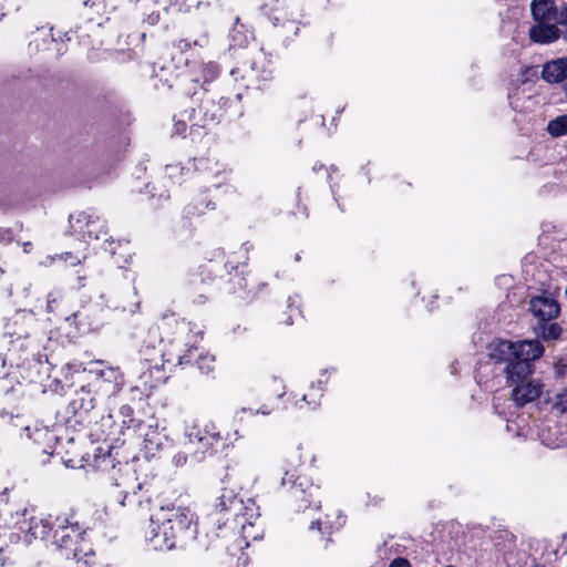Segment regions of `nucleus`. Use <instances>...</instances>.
<instances>
[{
    "label": "nucleus",
    "mask_w": 567,
    "mask_h": 567,
    "mask_svg": "<svg viewBox=\"0 0 567 567\" xmlns=\"http://www.w3.org/2000/svg\"><path fill=\"white\" fill-rule=\"evenodd\" d=\"M488 358L503 365L502 372L506 383L513 386L511 399L522 408L537 400L544 388L539 379H534V362L544 354V347L538 340L511 341L497 339L489 343Z\"/></svg>",
    "instance_id": "nucleus-1"
},
{
    "label": "nucleus",
    "mask_w": 567,
    "mask_h": 567,
    "mask_svg": "<svg viewBox=\"0 0 567 567\" xmlns=\"http://www.w3.org/2000/svg\"><path fill=\"white\" fill-rule=\"evenodd\" d=\"M196 535V516L189 508L163 506L151 516L146 539L155 550H171Z\"/></svg>",
    "instance_id": "nucleus-2"
},
{
    "label": "nucleus",
    "mask_w": 567,
    "mask_h": 567,
    "mask_svg": "<svg viewBox=\"0 0 567 567\" xmlns=\"http://www.w3.org/2000/svg\"><path fill=\"white\" fill-rule=\"evenodd\" d=\"M220 441L221 436L213 423L185 425L181 451L174 455L173 461L179 466L188 460L200 462Z\"/></svg>",
    "instance_id": "nucleus-3"
},
{
    "label": "nucleus",
    "mask_w": 567,
    "mask_h": 567,
    "mask_svg": "<svg viewBox=\"0 0 567 567\" xmlns=\"http://www.w3.org/2000/svg\"><path fill=\"white\" fill-rule=\"evenodd\" d=\"M54 523L55 527L50 543L66 559L78 558L81 553L85 551V532L79 522L74 519L73 514L56 515Z\"/></svg>",
    "instance_id": "nucleus-4"
},
{
    "label": "nucleus",
    "mask_w": 567,
    "mask_h": 567,
    "mask_svg": "<svg viewBox=\"0 0 567 567\" xmlns=\"http://www.w3.org/2000/svg\"><path fill=\"white\" fill-rule=\"evenodd\" d=\"M125 472H121L120 478L114 477V483L110 489V498L122 507H127L132 512L147 509L150 495L143 489V484H134V476L130 467L125 464Z\"/></svg>",
    "instance_id": "nucleus-5"
},
{
    "label": "nucleus",
    "mask_w": 567,
    "mask_h": 567,
    "mask_svg": "<svg viewBox=\"0 0 567 567\" xmlns=\"http://www.w3.org/2000/svg\"><path fill=\"white\" fill-rule=\"evenodd\" d=\"M529 310L537 320V324L534 328L537 337L544 341H553L561 336V327L554 322L560 313V307L553 297L540 295L532 298Z\"/></svg>",
    "instance_id": "nucleus-6"
},
{
    "label": "nucleus",
    "mask_w": 567,
    "mask_h": 567,
    "mask_svg": "<svg viewBox=\"0 0 567 567\" xmlns=\"http://www.w3.org/2000/svg\"><path fill=\"white\" fill-rule=\"evenodd\" d=\"M29 512L27 509L23 511L21 516L22 520L18 519L16 522L18 533H7L11 542H18L21 538L20 534H23V539L25 543H30L32 538L43 539L47 542L51 540L54 527H55V516L49 515L45 518H38L34 516H29Z\"/></svg>",
    "instance_id": "nucleus-7"
},
{
    "label": "nucleus",
    "mask_w": 567,
    "mask_h": 567,
    "mask_svg": "<svg viewBox=\"0 0 567 567\" xmlns=\"http://www.w3.org/2000/svg\"><path fill=\"white\" fill-rule=\"evenodd\" d=\"M281 485L289 487L291 497L298 503L299 509L305 511L311 507L312 504L319 508V486L313 485L308 477L286 471Z\"/></svg>",
    "instance_id": "nucleus-8"
},
{
    "label": "nucleus",
    "mask_w": 567,
    "mask_h": 567,
    "mask_svg": "<svg viewBox=\"0 0 567 567\" xmlns=\"http://www.w3.org/2000/svg\"><path fill=\"white\" fill-rule=\"evenodd\" d=\"M530 12L534 20L548 21L555 25H567V3L557 6L554 0H533Z\"/></svg>",
    "instance_id": "nucleus-9"
},
{
    "label": "nucleus",
    "mask_w": 567,
    "mask_h": 567,
    "mask_svg": "<svg viewBox=\"0 0 567 567\" xmlns=\"http://www.w3.org/2000/svg\"><path fill=\"white\" fill-rule=\"evenodd\" d=\"M299 13L296 10L295 4L286 7H277L269 14L275 27L282 28V35L290 40L298 34L299 31Z\"/></svg>",
    "instance_id": "nucleus-10"
},
{
    "label": "nucleus",
    "mask_w": 567,
    "mask_h": 567,
    "mask_svg": "<svg viewBox=\"0 0 567 567\" xmlns=\"http://www.w3.org/2000/svg\"><path fill=\"white\" fill-rule=\"evenodd\" d=\"M241 73L243 85L246 89L255 87L259 89L262 82L268 81L271 78V71L265 66L264 59L254 60L249 66L244 69H237L231 71V75L237 81V74Z\"/></svg>",
    "instance_id": "nucleus-11"
},
{
    "label": "nucleus",
    "mask_w": 567,
    "mask_h": 567,
    "mask_svg": "<svg viewBox=\"0 0 567 567\" xmlns=\"http://www.w3.org/2000/svg\"><path fill=\"white\" fill-rule=\"evenodd\" d=\"M190 126L206 127L220 117V107L212 100L203 101L198 110L192 109L187 115Z\"/></svg>",
    "instance_id": "nucleus-12"
},
{
    "label": "nucleus",
    "mask_w": 567,
    "mask_h": 567,
    "mask_svg": "<svg viewBox=\"0 0 567 567\" xmlns=\"http://www.w3.org/2000/svg\"><path fill=\"white\" fill-rule=\"evenodd\" d=\"M536 24L529 29V38L535 43L548 44L555 42L561 37V30L548 22L535 20Z\"/></svg>",
    "instance_id": "nucleus-13"
},
{
    "label": "nucleus",
    "mask_w": 567,
    "mask_h": 567,
    "mask_svg": "<svg viewBox=\"0 0 567 567\" xmlns=\"http://www.w3.org/2000/svg\"><path fill=\"white\" fill-rule=\"evenodd\" d=\"M259 517V507L256 505V502L252 498L244 499V506L241 507L240 514L238 517V525L241 527L243 536L245 538L251 537L252 539H257L258 535H252L250 529L255 525V520Z\"/></svg>",
    "instance_id": "nucleus-14"
},
{
    "label": "nucleus",
    "mask_w": 567,
    "mask_h": 567,
    "mask_svg": "<svg viewBox=\"0 0 567 567\" xmlns=\"http://www.w3.org/2000/svg\"><path fill=\"white\" fill-rule=\"evenodd\" d=\"M244 506V498L239 497L234 489L224 488L216 498L215 508L220 513H230L238 517Z\"/></svg>",
    "instance_id": "nucleus-15"
},
{
    "label": "nucleus",
    "mask_w": 567,
    "mask_h": 567,
    "mask_svg": "<svg viewBox=\"0 0 567 567\" xmlns=\"http://www.w3.org/2000/svg\"><path fill=\"white\" fill-rule=\"evenodd\" d=\"M542 78L547 83H560L567 78V58H558L543 65Z\"/></svg>",
    "instance_id": "nucleus-16"
},
{
    "label": "nucleus",
    "mask_w": 567,
    "mask_h": 567,
    "mask_svg": "<svg viewBox=\"0 0 567 567\" xmlns=\"http://www.w3.org/2000/svg\"><path fill=\"white\" fill-rule=\"evenodd\" d=\"M192 80L194 82L208 83L213 81L219 73V68L216 63L209 61L207 63L192 62L187 63Z\"/></svg>",
    "instance_id": "nucleus-17"
},
{
    "label": "nucleus",
    "mask_w": 567,
    "mask_h": 567,
    "mask_svg": "<svg viewBox=\"0 0 567 567\" xmlns=\"http://www.w3.org/2000/svg\"><path fill=\"white\" fill-rule=\"evenodd\" d=\"M344 522L346 517L339 511H336L333 515L327 514L324 518H318L312 522L310 528L316 527L321 533H331L339 529L344 524Z\"/></svg>",
    "instance_id": "nucleus-18"
},
{
    "label": "nucleus",
    "mask_w": 567,
    "mask_h": 567,
    "mask_svg": "<svg viewBox=\"0 0 567 567\" xmlns=\"http://www.w3.org/2000/svg\"><path fill=\"white\" fill-rule=\"evenodd\" d=\"M140 2V10L142 11V23L150 27L156 25L161 20V14L164 12L161 7L155 9L151 8L152 0H137Z\"/></svg>",
    "instance_id": "nucleus-19"
},
{
    "label": "nucleus",
    "mask_w": 567,
    "mask_h": 567,
    "mask_svg": "<svg viewBox=\"0 0 567 567\" xmlns=\"http://www.w3.org/2000/svg\"><path fill=\"white\" fill-rule=\"evenodd\" d=\"M209 43V35L207 30L204 28L198 35H190L185 39H181L174 43V45L181 51L188 50L192 47L206 48Z\"/></svg>",
    "instance_id": "nucleus-20"
},
{
    "label": "nucleus",
    "mask_w": 567,
    "mask_h": 567,
    "mask_svg": "<svg viewBox=\"0 0 567 567\" xmlns=\"http://www.w3.org/2000/svg\"><path fill=\"white\" fill-rule=\"evenodd\" d=\"M547 132L553 137L567 135V114L558 115L547 124Z\"/></svg>",
    "instance_id": "nucleus-21"
},
{
    "label": "nucleus",
    "mask_w": 567,
    "mask_h": 567,
    "mask_svg": "<svg viewBox=\"0 0 567 567\" xmlns=\"http://www.w3.org/2000/svg\"><path fill=\"white\" fill-rule=\"evenodd\" d=\"M214 208H215V204L213 202L206 200V199H200V200L189 203L184 208V213L186 214L187 217H192V216L204 214L205 209H214Z\"/></svg>",
    "instance_id": "nucleus-22"
},
{
    "label": "nucleus",
    "mask_w": 567,
    "mask_h": 567,
    "mask_svg": "<svg viewBox=\"0 0 567 567\" xmlns=\"http://www.w3.org/2000/svg\"><path fill=\"white\" fill-rule=\"evenodd\" d=\"M550 412L556 416L567 413V389L557 393L550 400Z\"/></svg>",
    "instance_id": "nucleus-23"
},
{
    "label": "nucleus",
    "mask_w": 567,
    "mask_h": 567,
    "mask_svg": "<svg viewBox=\"0 0 567 567\" xmlns=\"http://www.w3.org/2000/svg\"><path fill=\"white\" fill-rule=\"evenodd\" d=\"M164 436L155 430H150L144 435L145 449L148 453L154 454L163 444Z\"/></svg>",
    "instance_id": "nucleus-24"
},
{
    "label": "nucleus",
    "mask_w": 567,
    "mask_h": 567,
    "mask_svg": "<svg viewBox=\"0 0 567 567\" xmlns=\"http://www.w3.org/2000/svg\"><path fill=\"white\" fill-rule=\"evenodd\" d=\"M84 6L100 17L107 16L114 8L113 3L107 0H86Z\"/></svg>",
    "instance_id": "nucleus-25"
},
{
    "label": "nucleus",
    "mask_w": 567,
    "mask_h": 567,
    "mask_svg": "<svg viewBox=\"0 0 567 567\" xmlns=\"http://www.w3.org/2000/svg\"><path fill=\"white\" fill-rule=\"evenodd\" d=\"M187 348L185 350L177 349L175 353H173L174 359H176L177 364H188L192 361V358L197 352V347L195 344L188 346L185 344Z\"/></svg>",
    "instance_id": "nucleus-26"
},
{
    "label": "nucleus",
    "mask_w": 567,
    "mask_h": 567,
    "mask_svg": "<svg viewBox=\"0 0 567 567\" xmlns=\"http://www.w3.org/2000/svg\"><path fill=\"white\" fill-rule=\"evenodd\" d=\"M214 357L212 355H200L198 357L196 364L202 373H209L214 370Z\"/></svg>",
    "instance_id": "nucleus-27"
},
{
    "label": "nucleus",
    "mask_w": 567,
    "mask_h": 567,
    "mask_svg": "<svg viewBox=\"0 0 567 567\" xmlns=\"http://www.w3.org/2000/svg\"><path fill=\"white\" fill-rule=\"evenodd\" d=\"M23 431L25 432V436L29 437V439H32L34 442H39L43 436H47L49 434H51L49 432L48 429L45 427H34L33 430H31L30 426H25L23 429Z\"/></svg>",
    "instance_id": "nucleus-28"
},
{
    "label": "nucleus",
    "mask_w": 567,
    "mask_h": 567,
    "mask_svg": "<svg viewBox=\"0 0 567 567\" xmlns=\"http://www.w3.org/2000/svg\"><path fill=\"white\" fill-rule=\"evenodd\" d=\"M49 264L54 262L55 260L60 261H70V265L75 266L78 264H81V259L76 256H73L72 252H63L55 256H49L48 257Z\"/></svg>",
    "instance_id": "nucleus-29"
},
{
    "label": "nucleus",
    "mask_w": 567,
    "mask_h": 567,
    "mask_svg": "<svg viewBox=\"0 0 567 567\" xmlns=\"http://www.w3.org/2000/svg\"><path fill=\"white\" fill-rule=\"evenodd\" d=\"M269 391L277 395L278 398H281L285 394V385L282 381L278 378H271L269 381Z\"/></svg>",
    "instance_id": "nucleus-30"
},
{
    "label": "nucleus",
    "mask_w": 567,
    "mask_h": 567,
    "mask_svg": "<svg viewBox=\"0 0 567 567\" xmlns=\"http://www.w3.org/2000/svg\"><path fill=\"white\" fill-rule=\"evenodd\" d=\"M555 373L557 377L564 378L567 375V358L566 359H559L554 364Z\"/></svg>",
    "instance_id": "nucleus-31"
},
{
    "label": "nucleus",
    "mask_w": 567,
    "mask_h": 567,
    "mask_svg": "<svg viewBox=\"0 0 567 567\" xmlns=\"http://www.w3.org/2000/svg\"><path fill=\"white\" fill-rule=\"evenodd\" d=\"M61 299L60 292H50L48 295V301H47V310L49 312H52L54 310V305Z\"/></svg>",
    "instance_id": "nucleus-32"
},
{
    "label": "nucleus",
    "mask_w": 567,
    "mask_h": 567,
    "mask_svg": "<svg viewBox=\"0 0 567 567\" xmlns=\"http://www.w3.org/2000/svg\"><path fill=\"white\" fill-rule=\"evenodd\" d=\"M89 218L90 216L86 213L81 212L78 213L76 215H72L70 221L73 223V220H75L76 223H85L86 227H90L92 225V221Z\"/></svg>",
    "instance_id": "nucleus-33"
},
{
    "label": "nucleus",
    "mask_w": 567,
    "mask_h": 567,
    "mask_svg": "<svg viewBox=\"0 0 567 567\" xmlns=\"http://www.w3.org/2000/svg\"><path fill=\"white\" fill-rule=\"evenodd\" d=\"M101 377L104 379V380H111V378L114 379V381L116 382L118 377H120V372L117 369H107L106 371H101Z\"/></svg>",
    "instance_id": "nucleus-34"
},
{
    "label": "nucleus",
    "mask_w": 567,
    "mask_h": 567,
    "mask_svg": "<svg viewBox=\"0 0 567 567\" xmlns=\"http://www.w3.org/2000/svg\"><path fill=\"white\" fill-rule=\"evenodd\" d=\"M174 127H175L176 134L185 135L187 125H186V122L184 121V118H178L175 122Z\"/></svg>",
    "instance_id": "nucleus-35"
},
{
    "label": "nucleus",
    "mask_w": 567,
    "mask_h": 567,
    "mask_svg": "<svg viewBox=\"0 0 567 567\" xmlns=\"http://www.w3.org/2000/svg\"><path fill=\"white\" fill-rule=\"evenodd\" d=\"M389 567H411V565L406 558L398 557L390 563Z\"/></svg>",
    "instance_id": "nucleus-36"
},
{
    "label": "nucleus",
    "mask_w": 567,
    "mask_h": 567,
    "mask_svg": "<svg viewBox=\"0 0 567 567\" xmlns=\"http://www.w3.org/2000/svg\"><path fill=\"white\" fill-rule=\"evenodd\" d=\"M183 168L178 165H167L166 166V174L171 178H175L177 176V173H182Z\"/></svg>",
    "instance_id": "nucleus-37"
},
{
    "label": "nucleus",
    "mask_w": 567,
    "mask_h": 567,
    "mask_svg": "<svg viewBox=\"0 0 567 567\" xmlns=\"http://www.w3.org/2000/svg\"><path fill=\"white\" fill-rule=\"evenodd\" d=\"M6 537H7V527L1 526L0 527V554L3 551V545L6 544L3 538H6Z\"/></svg>",
    "instance_id": "nucleus-38"
},
{
    "label": "nucleus",
    "mask_w": 567,
    "mask_h": 567,
    "mask_svg": "<svg viewBox=\"0 0 567 567\" xmlns=\"http://www.w3.org/2000/svg\"><path fill=\"white\" fill-rule=\"evenodd\" d=\"M121 412H122V414H124V415H128V414H131V413H132V409H131V406H128V405H124V406H122Z\"/></svg>",
    "instance_id": "nucleus-39"
},
{
    "label": "nucleus",
    "mask_w": 567,
    "mask_h": 567,
    "mask_svg": "<svg viewBox=\"0 0 567 567\" xmlns=\"http://www.w3.org/2000/svg\"><path fill=\"white\" fill-rule=\"evenodd\" d=\"M51 32H52V33H51V35H52L53 41H56V40H58V38H59L60 40L64 41V38H62L60 34L58 35V32H54V30H53V29H51Z\"/></svg>",
    "instance_id": "nucleus-40"
},
{
    "label": "nucleus",
    "mask_w": 567,
    "mask_h": 567,
    "mask_svg": "<svg viewBox=\"0 0 567 567\" xmlns=\"http://www.w3.org/2000/svg\"><path fill=\"white\" fill-rule=\"evenodd\" d=\"M30 249H31V243L30 241H27L23 244V251L24 252H30Z\"/></svg>",
    "instance_id": "nucleus-41"
},
{
    "label": "nucleus",
    "mask_w": 567,
    "mask_h": 567,
    "mask_svg": "<svg viewBox=\"0 0 567 567\" xmlns=\"http://www.w3.org/2000/svg\"><path fill=\"white\" fill-rule=\"evenodd\" d=\"M239 285L241 287V289H246L247 288V279L246 278H241L240 281H239Z\"/></svg>",
    "instance_id": "nucleus-42"
},
{
    "label": "nucleus",
    "mask_w": 567,
    "mask_h": 567,
    "mask_svg": "<svg viewBox=\"0 0 567 567\" xmlns=\"http://www.w3.org/2000/svg\"><path fill=\"white\" fill-rule=\"evenodd\" d=\"M78 317H79V313H78V312H75V313H73L71 317H68V318H66V320H68V321L72 320L73 322H75V321H76V319H78Z\"/></svg>",
    "instance_id": "nucleus-43"
},
{
    "label": "nucleus",
    "mask_w": 567,
    "mask_h": 567,
    "mask_svg": "<svg viewBox=\"0 0 567 567\" xmlns=\"http://www.w3.org/2000/svg\"><path fill=\"white\" fill-rule=\"evenodd\" d=\"M560 38L567 40V24L565 25V29L561 30V37Z\"/></svg>",
    "instance_id": "nucleus-44"
},
{
    "label": "nucleus",
    "mask_w": 567,
    "mask_h": 567,
    "mask_svg": "<svg viewBox=\"0 0 567 567\" xmlns=\"http://www.w3.org/2000/svg\"><path fill=\"white\" fill-rule=\"evenodd\" d=\"M256 413H260V414L267 415V414H269L270 412H269L268 410H266V409H260V410H257V412H256Z\"/></svg>",
    "instance_id": "nucleus-45"
},
{
    "label": "nucleus",
    "mask_w": 567,
    "mask_h": 567,
    "mask_svg": "<svg viewBox=\"0 0 567 567\" xmlns=\"http://www.w3.org/2000/svg\"><path fill=\"white\" fill-rule=\"evenodd\" d=\"M114 243H110V248H105V250H109L111 254H114V248L112 247Z\"/></svg>",
    "instance_id": "nucleus-46"
},
{
    "label": "nucleus",
    "mask_w": 567,
    "mask_h": 567,
    "mask_svg": "<svg viewBox=\"0 0 567 567\" xmlns=\"http://www.w3.org/2000/svg\"><path fill=\"white\" fill-rule=\"evenodd\" d=\"M92 408H93L92 399H90L87 406H85V410L89 411Z\"/></svg>",
    "instance_id": "nucleus-47"
},
{
    "label": "nucleus",
    "mask_w": 567,
    "mask_h": 567,
    "mask_svg": "<svg viewBox=\"0 0 567 567\" xmlns=\"http://www.w3.org/2000/svg\"><path fill=\"white\" fill-rule=\"evenodd\" d=\"M70 33H71V32H65V33H64V38H65V40H66V41H70V40H71Z\"/></svg>",
    "instance_id": "nucleus-48"
},
{
    "label": "nucleus",
    "mask_w": 567,
    "mask_h": 567,
    "mask_svg": "<svg viewBox=\"0 0 567 567\" xmlns=\"http://www.w3.org/2000/svg\"><path fill=\"white\" fill-rule=\"evenodd\" d=\"M301 401L307 402V395L306 394L302 396Z\"/></svg>",
    "instance_id": "nucleus-49"
},
{
    "label": "nucleus",
    "mask_w": 567,
    "mask_h": 567,
    "mask_svg": "<svg viewBox=\"0 0 567 567\" xmlns=\"http://www.w3.org/2000/svg\"><path fill=\"white\" fill-rule=\"evenodd\" d=\"M4 561L0 558V566H3Z\"/></svg>",
    "instance_id": "nucleus-50"
}]
</instances>
